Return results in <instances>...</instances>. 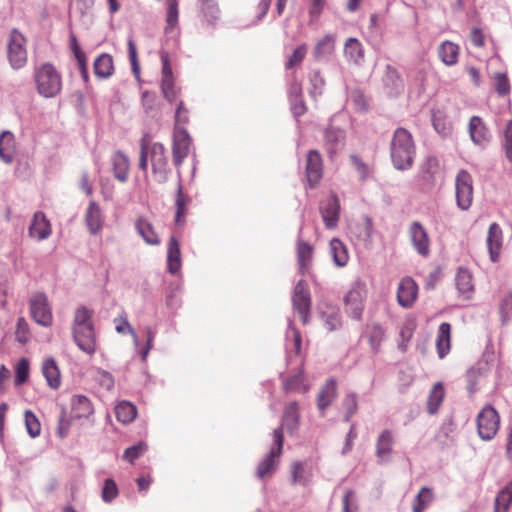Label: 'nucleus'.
I'll use <instances>...</instances> for the list:
<instances>
[{
	"instance_id": "obj_1",
	"label": "nucleus",
	"mask_w": 512,
	"mask_h": 512,
	"mask_svg": "<svg viewBox=\"0 0 512 512\" xmlns=\"http://www.w3.org/2000/svg\"><path fill=\"white\" fill-rule=\"evenodd\" d=\"M151 163L152 176L159 184L168 181L170 168L168 165V156L163 144L159 142L151 143L147 136L140 140L139 168L147 173L148 162Z\"/></svg>"
},
{
	"instance_id": "obj_2",
	"label": "nucleus",
	"mask_w": 512,
	"mask_h": 512,
	"mask_svg": "<svg viewBox=\"0 0 512 512\" xmlns=\"http://www.w3.org/2000/svg\"><path fill=\"white\" fill-rule=\"evenodd\" d=\"M391 159L394 167L398 170H407L412 167L415 157V144L411 133L404 129L395 130L391 145Z\"/></svg>"
},
{
	"instance_id": "obj_3",
	"label": "nucleus",
	"mask_w": 512,
	"mask_h": 512,
	"mask_svg": "<svg viewBox=\"0 0 512 512\" xmlns=\"http://www.w3.org/2000/svg\"><path fill=\"white\" fill-rule=\"evenodd\" d=\"M38 92L44 97H54L61 90V77L51 64H44L35 72Z\"/></svg>"
},
{
	"instance_id": "obj_4",
	"label": "nucleus",
	"mask_w": 512,
	"mask_h": 512,
	"mask_svg": "<svg viewBox=\"0 0 512 512\" xmlns=\"http://www.w3.org/2000/svg\"><path fill=\"white\" fill-rule=\"evenodd\" d=\"M27 40L16 28H13L7 38V57L11 67L21 69L27 63Z\"/></svg>"
},
{
	"instance_id": "obj_5",
	"label": "nucleus",
	"mask_w": 512,
	"mask_h": 512,
	"mask_svg": "<svg viewBox=\"0 0 512 512\" xmlns=\"http://www.w3.org/2000/svg\"><path fill=\"white\" fill-rule=\"evenodd\" d=\"M29 309L32 319L43 327H50L53 323L51 304L44 292L32 293L29 300Z\"/></svg>"
},
{
	"instance_id": "obj_6",
	"label": "nucleus",
	"mask_w": 512,
	"mask_h": 512,
	"mask_svg": "<svg viewBox=\"0 0 512 512\" xmlns=\"http://www.w3.org/2000/svg\"><path fill=\"white\" fill-rule=\"evenodd\" d=\"M366 297V286L362 281H355L344 297L345 309L347 314L360 320L364 310V299Z\"/></svg>"
},
{
	"instance_id": "obj_7",
	"label": "nucleus",
	"mask_w": 512,
	"mask_h": 512,
	"mask_svg": "<svg viewBox=\"0 0 512 512\" xmlns=\"http://www.w3.org/2000/svg\"><path fill=\"white\" fill-rule=\"evenodd\" d=\"M500 418L490 405L485 406L477 416V430L481 439L491 440L499 429Z\"/></svg>"
},
{
	"instance_id": "obj_8",
	"label": "nucleus",
	"mask_w": 512,
	"mask_h": 512,
	"mask_svg": "<svg viewBox=\"0 0 512 512\" xmlns=\"http://www.w3.org/2000/svg\"><path fill=\"white\" fill-rule=\"evenodd\" d=\"M283 432L281 428L273 431V444L267 456L259 463L257 476L263 479L266 475L275 470L277 466L276 458H279L283 449Z\"/></svg>"
},
{
	"instance_id": "obj_9",
	"label": "nucleus",
	"mask_w": 512,
	"mask_h": 512,
	"mask_svg": "<svg viewBox=\"0 0 512 512\" xmlns=\"http://www.w3.org/2000/svg\"><path fill=\"white\" fill-rule=\"evenodd\" d=\"M455 188L457 206L461 210H468L473 200V185L472 177L467 171L461 170L458 172Z\"/></svg>"
},
{
	"instance_id": "obj_10",
	"label": "nucleus",
	"mask_w": 512,
	"mask_h": 512,
	"mask_svg": "<svg viewBox=\"0 0 512 512\" xmlns=\"http://www.w3.org/2000/svg\"><path fill=\"white\" fill-rule=\"evenodd\" d=\"M292 303L294 310L300 315L303 324L309 322L311 298L308 285L304 280L298 281L295 285Z\"/></svg>"
},
{
	"instance_id": "obj_11",
	"label": "nucleus",
	"mask_w": 512,
	"mask_h": 512,
	"mask_svg": "<svg viewBox=\"0 0 512 512\" xmlns=\"http://www.w3.org/2000/svg\"><path fill=\"white\" fill-rule=\"evenodd\" d=\"M408 235L415 251L427 257L430 254V238L425 227L418 221H414L409 225Z\"/></svg>"
},
{
	"instance_id": "obj_12",
	"label": "nucleus",
	"mask_w": 512,
	"mask_h": 512,
	"mask_svg": "<svg viewBox=\"0 0 512 512\" xmlns=\"http://www.w3.org/2000/svg\"><path fill=\"white\" fill-rule=\"evenodd\" d=\"M191 139L187 131L183 128L177 127L174 133L173 140V161L175 166L182 165L184 159L188 156L190 151Z\"/></svg>"
},
{
	"instance_id": "obj_13",
	"label": "nucleus",
	"mask_w": 512,
	"mask_h": 512,
	"mask_svg": "<svg viewBox=\"0 0 512 512\" xmlns=\"http://www.w3.org/2000/svg\"><path fill=\"white\" fill-rule=\"evenodd\" d=\"M305 174L310 188H314L323 176V161L317 150L307 154Z\"/></svg>"
},
{
	"instance_id": "obj_14",
	"label": "nucleus",
	"mask_w": 512,
	"mask_h": 512,
	"mask_svg": "<svg viewBox=\"0 0 512 512\" xmlns=\"http://www.w3.org/2000/svg\"><path fill=\"white\" fill-rule=\"evenodd\" d=\"M73 339L80 350L88 355L96 352V334L94 327L72 328Z\"/></svg>"
},
{
	"instance_id": "obj_15",
	"label": "nucleus",
	"mask_w": 512,
	"mask_h": 512,
	"mask_svg": "<svg viewBox=\"0 0 512 512\" xmlns=\"http://www.w3.org/2000/svg\"><path fill=\"white\" fill-rule=\"evenodd\" d=\"M161 62H162V80H161V89L164 97L169 101L173 102L177 97V91L174 86V77L172 73V68L169 61V56L167 53L163 52L161 54Z\"/></svg>"
},
{
	"instance_id": "obj_16",
	"label": "nucleus",
	"mask_w": 512,
	"mask_h": 512,
	"mask_svg": "<svg viewBox=\"0 0 512 512\" xmlns=\"http://www.w3.org/2000/svg\"><path fill=\"white\" fill-rule=\"evenodd\" d=\"M417 294L418 286L412 278L405 277L400 281L397 290V300L399 305L404 308L411 307L417 298Z\"/></svg>"
},
{
	"instance_id": "obj_17",
	"label": "nucleus",
	"mask_w": 512,
	"mask_h": 512,
	"mask_svg": "<svg viewBox=\"0 0 512 512\" xmlns=\"http://www.w3.org/2000/svg\"><path fill=\"white\" fill-rule=\"evenodd\" d=\"M28 232L30 237L39 241L50 237L52 233L51 223L43 212L38 211L33 215Z\"/></svg>"
},
{
	"instance_id": "obj_18",
	"label": "nucleus",
	"mask_w": 512,
	"mask_h": 512,
	"mask_svg": "<svg viewBox=\"0 0 512 512\" xmlns=\"http://www.w3.org/2000/svg\"><path fill=\"white\" fill-rule=\"evenodd\" d=\"M339 202L334 196L326 199L320 205L323 222L328 229L335 228L339 220Z\"/></svg>"
},
{
	"instance_id": "obj_19",
	"label": "nucleus",
	"mask_w": 512,
	"mask_h": 512,
	"mask_svg": "<svg viewBox=\"0 0 512 512\" xmlns=\"http://www.w3.org/2000/svg\"><path fill=\"white\" fill-rule=\"evenodd\" d=\"M469 135L476 145H484L491 139V134L483 120L479 116H473L469 121Z\"/></svg>"
},
{
	"instance_id": "obj_20",
	"label": "nucleus",
	"mask_w": 512,
	"mask_h": 512,
	"mask_svg": "<svg viewBox=\"0 0 512 512\" xmlns=\"http://www.w3.org/2000/svg\"><path fill=\"white\" fill-rule=\"evenodd\" d=\"M85 222L89 232L93 235L99 233L103 227L104 218L102 209L94 200L89 202L86 209Z\"/></svg>"
},
{
	"instance_id": "obj_21",
	"label": "nucleus",
	"mask_w": 512,
	"mask_h": 512,
	"mask_svg": "<svg viewBox=\"0 0 512 512\" xmlns=\"http://www.w3.org/2000/svg\"><path fill=\"white\" fill-rule=\"evenodd\" d=\"M344 57L350 63L360 66L364 62L365 51L362 43L355 37H349L344 43Z\"/></svg>"
},
{
	"instance_id": "obj_22",
	"label": "nucleus",
	"mask_w": 512,
	"mask_h": 512,
	"mask_svg": "<svg viewBox=\"0 0 512 512\" xmlns=\"http://www.w3.org/2000/svg\"><path fill=\"white\" fill-rule=\"evenodd\" d=\"M336 35L326 34L317 40L313 56L317 61L328 60L335 51Z\"/></svg>"
},
{
	"instance_id": "obj_23",
	"label": "nucleus",
	"mask_w": 512,
	"mask_h": 512,
	"mask_svg": "<svg viewBox=\"0 0 512 512\" xmlns=\"http://www.w3.org/2000/svg\"><path fill=\"white\" fill-rule=\"evenodd\" d=\"M344 143L345 132L342 129L329 127L325 130L324 146L331 157L344 147Z\"/></svg>"
},
{
	"instance_id": "obj_24",
	"label": "nucleus",
	"mask_w": 512,
	"mask_h": 512,
	"mask_svg": "<svg viewBox=\"0 0 512 512\" xmlns=\"http://www.w3.org/2000/svg\"><path fill=\"white\" fill-rule=\"evenodd\" d=\"M70 404L72 415L76 419H89L94 413L90 399L84 395H73Z\"/></svg>"
},
{
	"instance_id": "obj_25",
	"label": "nucleus",
	"mask_w": 512,
	"mask_h": 512,
	"mask_svg": "<svg viewBox=\"0 0 512 512\" xmlns=\"http://www.w3.org/2000/svg\"><path fill=\"white\" fill-rule=\"evenodd\" d=\"M382 81L386 93L390 96L399 94L403 89L402 79L398 71L391 65H386Z\"/></svg>"
},
{
	"instance_id": "obj_26",
	"label": "nucleus",
	"mask_w": 512,
	"mask_h": 512,
	"mask_svg": "<svg viewBox=\"0 0 512 512\" xmlns=\"http://www.w3.org/2000/svg\"><path fill=\"white\" fill-rule=\"evenodd\" d=\"M135 228L146 244L157 246L161 243L159 235L146 218L139 217L135 222Z\"/></svg>"
},
{
	"instance_id": "obj_27",
	"label": "nucleus",
	"mask_w": 512,
	"mask_h": 512,
	"mask_svg": "<svg viewBox=\"0 0 512 512\" xmlns=\"http://www.w3.org/2000/svg\"><path fill=\"white\" fill-rule=\"evenodd\" d=\"M130 161L127 155L117 151L112 156V170L114 177L124 183L128 180Z\"/></svg>"
},
{
	"instance_id": "obj_28",
	"label": "nucleus",
	"mask_w": 512,
	"mask_h": 512,
	"mask_svg": "<svg viewBox=\"0 0 512 512\" xmlns=\"http://www.w3.org/2000/svg\"><path fill=\"white\" fill-rule=\"evenodd\" d=\"M487 246L492 262H496L502 246V230L497 223L489 226L487 235Z\"/></svg>"
},
{
	"instance_id": "obj_29",
	"label": "nucleus",
	"mask_w": 512,
	"mask_h": 512,
	"mask_svg": "<svg viewBox=\"0 0 512 512\" xmlns=\"http://www.w3.org/2000/svg\"><path fill=\"white\" fill-rule=\"evenodd\" d=\"M94 74L99 79H108L114 73L113 58L108 53L100 54L93 63Z\"/></svg>"
},
{
	"instance_id": "obj_30",
	"label": "nucleus",
	"mask_w": 512,
	"mask_h": 512,
	"mask_svg": "<svg viewBox=\"0 0 512 512\" xmlns=\"http://www.w3.org/2000/svg\"><path fill=\"white\" fill-rule=\"evenodd\" d=\"M320 318L328 331L337 330L342 325L340 309L333 305H326L320 311Z\"/></svg>"
},
{
	"instance_id": "obj_31",
	"label": "nucleus",
	"mask_w": 512,
	"mask_h": 512,
	"mask_svg": "<svg viewBox=\"0 0 512 512\" xmlns=\"http://www.w3.org/2000/svg\"><path fill=\"white\" fill-rule=\"evenodd\" d=\"M181 268L180 244L175 237H171L167 249V269L171 274H177Z\"/></svg>"
},
{
	"instance_id": "obj_32",
	"label": "nucleus",
	"mask_w": 512,
	"mask_h": 512,
	"mask_svg": "<svg viewBox=\"0 0 512 512\" xmlns=\"http://www.w3.org/2000/svg\"><path fill=\"white\" fill-rule=\"evenodd\" d=\"M42 373L47 384L52 389H58L61 384L60 371L54 358H46L42 363Z\"/></svg>"
},
{
	"instance_id": "obj_33",
	"label": "nucleus",
	"mask_w": 512,
	"mask_h": 512,
	"mask_svg": "<svg viewBox=\"0 0 512 512\" xmlns=\"http://www.w3.org/2000/svg\"><path fill=\"white\" fill-rule=\"evenodd\" d=\"M337 395V384L334 379L328 380L318 394L317 405L322 415Z\"/></svg>"
},
{
	"instance_id": "obj_34",
	"label": "nucleus",
	"mask_w": 512,
	"mask_h": 512,
	"mask_svg": "<svg viewBox=\"0 0 512 512\" xmlns=\"http://www.w3.org/2000/svg\"><path fill=\"white\" fill-rule=\"evenodd\" d=\"M394 438L390 430H384L378 436L376 443V455L382 461H388L392 453Z\"/></svg>"
},
{
	"instance_id": "obj_35",
	"label": "nucleus",
	"mask_w": 512,
	"mask_h": 512,
	"mask_svg": "<svg viewBox=\"0 0 512 512\" xmlns=\"http://www.w3.org/2000/svg\"><path fill=\"white\" fill-rule=\"evenodd\" d=\"M451 325L447 322L440 324L436 339V347L439 358H444L450 351Z\"/></svg>"
},
{
	"instance_id": "obj_36",
	"label": "nucleus",
	"mask_w": 512,
	"mask_h": 512,
	"mask_svg": "<svg viewBox=\"0 0 512 512\" xmlns=\"http://www.w3.org/2000/svg\"><path fill=\"white\" fill-rule=\"evenodd\" d=\"M299 419L300 414L298 403L296 401H293L289 403L285 408L280 428L282 429V427H285L289 432L292 433L298 428Z\"/></svg>"
},
{
	"instance_id": "obj_37",
	"label": "nucleus",
	"mask_w": 512,
	"mask_h": 512,
	"mask_svg": "<svg viewBox=\"0 0 512 512\" xmlns=\"http://www.w3.org/2000/svg\"><path fill=\"white\" fill-rule=\"evenodd\" d=\"M438 55L447 66H453L458 62L459 46L451 41H444L438 47Z\"/></svg>"
},
{
	"instance_id": "obj_38",
	"label": "nucleus",
	"mask_w": 512,
	"mask_h": 512,
	"mask_svg": "<svg viewBox=\"0 0 512 512\" xmlns=\"http://www.w3.org/2000/svg\"><path fill=\"white\" fill-rule=\"evenodd\" d=\"M14 135L10 131H3L0 135V158L5 163L14 159Z\"/></svg>"
},
{
	"instance_id": "obj_39",
	"label": "nucleus",
	"mask_w": 512,
	"mask_h": 512,
	"mask_svg": "<svg viewBox=\"0 0 512 512\" xmlns=\"http://www.w3.org/2000/svg\"><path fill=\"white\" fill-rule=\"evenodd\" d=\"M313 257V247L302 240L297 242V259L299 265V271L304 274L311 263Z\"/></svg>"
},
{
	"instance_id": "obj_40",
	"label": "nucleus",
	"mask_w": 512,
	"mask_h": 512,
	"mask_svg": "<svg viewBox=\"0 0 512 512\" xmlns=\"http://www.w3.org/2000/svg\"><path fill=\"white\" fill-rule=\"evenodd\" d=\"M330 254L338 267H344L348 263L349 255L346 246L338 238L330 241Z\"/></svg>"
},
{
	"instance_id": "obj_41",
	"label": "nucleus",
	"mask_w": 512,
	"mask_h": 512,
	"mask_svg": "<svg viewBox=\"0 0 512 512\" xmlns=\"http://www.w3.org/2000/svg\"><path fill=\"white\" fill-rule=\"evenodd\" d=\"M291 481L294 485L306 486L311 481V473L306 469L301 461H295L290 467Z\"/></svg>"
},
{
	"instance_id": "obj_42",
	"label": "nucleus",
	"mask_w": 512,
	"mask_h": 512,
	"mask_svg": "<svg viewBox=\"0 0 512 512\" xmlns=\"http://www.w3.org/2000/svg\"><path fill=\"white\" fill-rule=\"evenodd\" d=\"M445 396L444 386L441 382H437L433 385L427 401V410L429 414L437 413L441 403Z\"/></svg>"
},
{
	"instance_id": "obj_43",
	"label": "nucleus",
	"mask_w": 512,
	"mask_h": 512,
	"mask_svg": "<svg viewBox=\"0 0 512 512\" xmlns=\"http://www.w3.org/2000/svg\"><path fill=\"white\" fill-rule=\"evenodd\" d=\"M512 503V482L507 483L497 494L495 512H506Z\"/></svg>"
},
{
	"instance_id": "obj_44",
	"label": "nucleus",
	"mask_w": 512,
	"mask_h": 512,
	"mask_svg": "<svg viewBox=\"0 0 512 512\" xmlns=\"http://www.w3.org/2000/svg\"><path fill=\"white\" fill-rule=\"evenodd\" d=\"M115 414L118 421L122 423H130L135 419L137 410L132 403L122 401L115 407Z\"/></svg>"
},
{
	"instance_id": "obj_45",
	"label": "nucleus",
	"mask_w": 512,
	"mask_h": 512,
	"mask_svg": "<svg viewBox=\"0 0 512 512\" xmlns=\"http://www.w3.org/2000/svg\"><path fill=\"white\" fill-rule=\"evenodd\" d=\"M93 312L82 306L75 310L72 328L94 327Z\"/></svg>"
},
{
	"instance_id": "obj_46",
	"label": "nucleus",
	"mask_w": 512,
	"mask_h": 512,
	"mask_svg": "<svg viewBox=\"0 0 512 512\" xmlns=\"http://www.w3.org/2000/svg\"><path fill=\"white\" fill-rule=\"evenodd\" d=\"M433 500L432 490L428 487H423L415 498L413 504V512H423Z\"/></svg>"
},
{
	"instance_id": "obj_47",
	"label": "nucleus",
	"mask_w": 512,
	"mask_h": 512,
	"mask_svg": "<svg viewBox=\"0 0 512 512\" xmlns=\"http://www.w3.org/2000/svg\"><path fill=\"white\" fill-rule=\"evenodd\" d=\"M284 389L286 392L297 391L300 393H305L308 391L309 387L304 384V375L302 372L297 373L296 375L288 378L284 382Z\"/></svg>"
},
{
	"instance_id": "obj_48",
	"label": "nucleus",
	"mask_w": 512,
	"mask_h": 512,
	"mask_svg": "<svg viewBox=\"0 0 512 512\" xmlns=\"http://www.w3.org/2000/svg\"><path fill=\"white\" fill-rule=\"evenodd\" d=\"M494 82L496 92L500 96H505L510 93V83L505 72H497L491 76Z\"/></svg>"
},
{
	"instance_id": "obj_49",
	"label": "nucleus",
	"mask_w": 512,
	"mask_h": 512,
	"mask_svg": "<svg viewBox=\"0 0 512 512\" xmlns=\"http://www.w3.org/2000/svg\"><path fill=\"white\" fill-rule=\"evenodd\" d=\"M456 286L459 292L468 293L473 289L472 277L468 270L459 269L456 275Z\"/></svg>"
},
{
	"instance_id": "obj_50",
	"label": "nucleus",
	"mask_w": 512,
	"mask_h": 512,
	"mask_svg": "<svg viewBox=\"0 0 512 512\" xmlns=\"http://www.w3.org/2000/svg\"><path fill=\"white\" fill-rule=\"evenodd\" d=\"M343 408L345 410L344 420L349 422L358 409L357 396L355 393H349L345 396L343 400Z\"/></svg>"
},
{
	"instance_id": "obj_51",
	"label": "nucleus",
	"mask_w": 512,
	"mask_h": 512,
	"mask_svg": "<svg viewBox=\"0 0 512 512\" xmlns=\"http://www.w3.org/2000/svg\"><path fill=\"white\" fill-rule=\"evenodd\" d=\"M25 425L27 428L28 434L35 438L37 437L41 432V425L38 420V418L35 416L34 413H32L30 410H27L25 412Z\"/></svg>"
},
{
	"instance_id": "obj_52",
	"label": "nucleus",
	"mask_w": 512,
	"mask_h": 512,
	"mask_svg": "<svg viewBox=\"0 0 512 512\" xmlns=\"http://www.w3.org/2000/svg\"><path fill=\"white\" fill-rule=\"evenodd\" d=\"M95 381L105 390L110 391L114 387V378L111 373L97 368L94 374Z\"/></svg>"
},
{
	"instance_id": "obj_53",
	"label": "nucleus",
	"mask_w": 512,
	"mask_h": 512,
	"mask_svg": "<svg viewBox=\"0 0 512 512\" xmlns=\"http://www.w3.org/2000/svg\"><path fill=\"white\" fill-rule=\"evenodd\" d=\"M29 377V361L21 358L15 367V384L21 385L27 381Z\"/></svg>"
},
{
	"instance_id": "obj_54",
	"label": "nucleus",
	"mask_w": 512,
	"mask_h": 512,
	"mask_svg": "<svg viewBox=\"0 0 512 512\" xmlns=\"http://www.w3.org/2000/svg\"><path fill=\"white\" fill-rule=\"evenodd\" d=\"M502 147L505 151L506 158L509 162H512V119L506 123L503 131Z\"/></svg>"
},
{
	"instance_id": "obj_55",
	"label": "nucleus",
	"mask_w": 512,
	"mask_h": 512,
	"mask_svg": "<svg viewBox=\"0 0 512 512\" xmlns=\"http://www.w3.org/2000/svg\"><path fill=\"white\" fill-rule=\"evenodd\" d=\"M306 53H307V45L306 44H301L297 48H295V50L289 56V58L285 64L286 69H292L293 67L299 65L305 58Z\"/></svg>"
},
{
	"instance_id": "obj_56",
	"label": "nucleus",
	"mask_w": 512,
	"mask_h": 512,
	"mask_svg": "<svg viewBox=\"0 0 512 512\" xmlns=\"http://www.w3.org/2000/svg\"><path fill=\"white\" fill-rule=\"evenodd\" d=\"M310 84L312 86L310 90V95L312 97L319 96L323 93V89L325 86V81L323 77L321 76L319 71H313L310 75Z\"/></svg>"
},
{
	"instance_id": "obj_57",
	"label": "nucleus",
	"mask_w": 512,
	"mask_h": 512,
	"mask_svg": "<svg viewBox=\"0 0 512 512\" xmlns=\"http://www.w3.org/2000/svg\"><path fill=\"white\" fill-rule=\"evenodd\" d=\"M147 450V445L143 442H139L136 445H133L131 447H128L124 451L123 458L130 463H133L137 458H139L141 455H143Z\"/></svg>"
},
{
	"instance_id": "obj_58",
	"label": "nucleus",
	"mask_w": 512,
	"mask_h": 512,
	"mask_svg": "<svg viewBox=\"0 0 512 512\" xmlns=\"http://www.w3.org/2000/svg\"><path fill=\"white\" fill-rule=\"evenodd\" d=\"M15 337L21 344H26L30 339L29 325L23 317H20L17 321Z\"/></svg>"
},
{
	"instance_id": "obj_59",
	"label": "nucleus",
	"mask_w": 512,
	"mask_h": 512,
	"mask_svg": "<svg viewBox=\"0 0 512 512\" xmlns=\"http://www.w3.org/2000/svg\"><path fill=\"white\" fill-rule=\"evenodd\" d=\"M118 495V487L111 478L105 480L102 488V499L104 502L113 501Z\"/></svg>"
},
{
	"instance_id": "obj_60",
	"label": "nucleus",
	"mask_w": 512,
	"mask_h": 512,
	"mask_svg": "<svg viewBox=\"0 0 512 512\" xmlns=\"http://www.w3.org/2000/svg\"><path fill=\"white\" fill-rule=\"evenodd\" d=\"M202 11L210 23L218 19L219 9L214 0H201Z\"/></svg>"
},
{
	"instance_id": "obj_61",
	"label": "nucleus",
	"mask_w": 512,
	"mask_h": 512,
	"mask_svg": "<svg viewBox=\"0 0 512 512\" xmlns=\"http://www.w3.org/2000/svg\"><path fill=\"white\" fill-rule=\"evenodd\" d=\"M70 427H71V421L66 416L65 408H62L61 414L58 419V426H57V430H56L57 435L62 439L67 437Z\"/></svg>"
},
{
	"instance_id": "obj_62",
	"label": "nucleus",
	"mask_w": 512,
	"mask_h": 512,
	"mask_svg": "<svg viewBox=\"0 0 512 512\" xmlns=\"http://www.w3.org/2000/svg\"><path fill=\"white\" fill-rule=\"evenodd\" d=\"M178 22V1L167 0V24L168 28H173Z\"/></svg>"
},
{
	"instance_id": "obj_63",
	"label": "nucleus",
	"mask_w": 512,
	"mask_h": 512,
	"mask_svg": "<svg viewBox=\"0 0 512 512\" xmlns=\"http://www.w3.org/2000/svg\"><path fill=\"white\" fill-rule=\"evenodd\" d=\"M424 178L431 180L439 172V161L436 157H428L423 166Z\"/></svg>"
},
{
	"instance_id": "obj_64",
	"label": "nucleus",
	"mask_w": 512,
	"mask_h": 512,
	"mask_svg": "<svg viewBox=\"0 0 512 512\" xmlns=\"http://www.w3.org/2000/svg\"><path fill=\"white\" fill-rule=\"evenodd\" d=\"M324 5H325V0H311V5L308 10L310 23H313L320 17V15L323 11Z\"/></svg>"
}]
</instances>
